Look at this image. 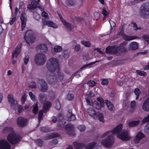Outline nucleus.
Here are the masks:
<instances>
[{"mask_svg": "<svg viewBox=\"0 0 149 149\" xmlns=\"http://www.w3.org/2000/svg\"><path fill=\"white\" fill-rule=\"evenodd\" d=\"M123 128V125L120 124L113 129L112 131H108L102 135V138L107 137V139L101 141L102 144L105 147H109L111 146L114 142L113 134H116L117 137L120 139L127 141L130 139V136L127 130H123L120 133Z\"/></svg>", "mask_w": 149, "mask_h": 149, "instance_id": "obj_1", "label": "nucleus"}, {"mask_svg": "<svg viewBox=\"0 0 149 149\" xmlns=\"http://www.w3.org/2000/svg\"><path fill=\"white\" fill-rule=\"evenodd\" d=\"M47 68L49 70L47 76V79L50 83L54 84V82L61 80L63 79L62 73L59 72V65L58 60L54 58L48 61Z\"/></svg>", "mask_w": 149, "mask_h": 149, "instance_id": "obj_2", "label": "nucleus"}, {"mask_svg": "<svg viewBox=\"0 0 149 149\" xmlns=\"http://www.w3.org/2000/svg\"><path fill=\"white\" fill-rule=\"evenodd\" d=\"M4 132H8L12 133L9 134L7 139L8 141L11 144H14L18 142L20 140V137L13 132V129L11 127H6L4 129Z\"/></svg>", "mask_w": 149, "mask_h": 149, "instance_id": "obj_3", "label": "nucleus"}, {"mask_svg": "<svg viewBox=\"0 0 149 149\" xmlns=\"http://www.w3.org/2000/svg\"><path fill=\"white\" fill-rule=\"evenodd\" d=\"M97 100L98 102H93L92 100L90 99H87L86 100V102L89 105L97 109H100L104 107V103L103 99L100 97L97 98Z\"/></svg>", "mask_w": 149, "mask_h": 149, "instance_id": "obj_4", "label": "nucleus"}, {"mask_svg": "<svg viewBox=\"0 0 149 149\" xmlns=\"http://www.w3.org/2000/svg\"><path fill=\"white\" fill-rule=\"evenodd\" d=\"M46 60V56L42 53H38L35 57V62L38 65H43L45 63Z\"/></svg>", "mask_w": 149, "mask_h": 149, "instance_id": "obj_5", "label": "nucleus"}, {"mask_svg": "<svg viewBox=\"0 0 149 149\" xmlns=\"http://www.w3.org/2000/svg\"><path fill=\"white\" fill-rule=\"evenodd\" d=\"M140 14L143 17H149V3L143 4L141 8Z\"/></svg>", "mask_w": 149, "mask_h": 149, "instance_id": "obj_6", "label": "nucleus"}, {"mask_svg": "<svg viewBox=\"0 0 149 149\" xmlns=\"http://www.w3.org/2000/svg\"><path fill=\"white\" fill-rule=\"evenodd\" d=\"M24 38L26 42L29 45L34 42L35 40V38L33 36L32 31L31 30L26 31Z\"/></svg>", "mask_w": 149, "mask_h": 149, "instance_id": "obj_7", "label": "nucleus"}, {"mask_svg": "<svg viewBox=\"0 0 149 149\" xmlns=\"http://www.w3.org/2000/svg\"><path fill=\"white\" fill-rule=\"evenodd\" d=\"M38 83L39 84V88L41 91L45 92L48 89V86L47 83L45 81L42 79H40L39 80Z\"/></svg>", "mask_w": 149, "mask_h": 149, "instance_id": "obj_8", "label": "nucleus"}, {"mask_svg": "<svg viewBox=\"0 0 149 149\" xmlns=\"http://www.w3.org/2000/svg\"><path fill=\"white\" fill-rule=\"evenodd\" d=\"M40 1V0H34L32 1L31 4L28 6V8L32 10L38 8L40 9L41 11H42L43 9L41 8V6L39 3Z\"/></svg>", "mask_w": 149, "mask_h": 149, "instance_id": "obj_9", "label": "nucleus"}, {"mask_svg": "<svg viewBox=\"0 0 149 149\" xmlns=\"http://www.w3.org/2000/svg\"><path fill=\"white\" fill-rule=\"evenodd\" d=\"M28 122V120L23 117H19L17 120V123L19 126L24 127L26 126Z\"/></svg>", "mask_w": 149, "mask_h": 149, "instance_id": "obj_10", "label": "nucleus"}, {"mask_svg": "<svg viewBox=\"0 0 149 149\" xmlns=\"http://www.w3.org/2000/svg\"><path fill=\"white\" fill-rule=\"evenodd\" d=\"M8 100L9 102L11 104L12 108L15 109L17 107V101L14 99L13 96L11 94H9L8 96Z\"/></svg>", "mask_w": 149, "mask_h": 149, "instance_id": "obj_11", "label": "nucleus"}, {"mask_svg": "<svg viewBox=\"0 0 149 149\" xmlns=\"http://www.w3.org/2000/svg\"><path fill=\"white\" fill-rule=\"evenodd\" d=\"M118 35L122 36L124 39L127 41H130L138 38L136 36H130L126 35L123 33L122 30H120L119 31Z\"/></svg>", "mask_w": 149, "mask_h": 149, "instance_id": "obj_12", "label": "nucleus"}, {"mask_svg": "<svg viewBox=\"0 0 149 149\" xmlns=\"http://www.w3.org/2000/svg\"><path fill=\"white\" fill-rule=\"evenodd\" d=\"M118 47L116 46L109 47H107L105 51L107 53L111 54H116L118 55V52L117 51Z\"/></svg>", "mask_w": 149, "mask_h": 149, "instance_id": "obj_13", "label": "nucleus"}, {"mask_svg": "<svg viewBox=\"0 0 149 149\" xmlns=\"http://www.w3.org/2000/svg\"><path fill=\"white\" fill-rule=\"evenodd\" d=\"M42 28L43 29L44 28V26L47 25L49 26L52 27L54 28H58V26L56 24L54 23L52 21L50 20L43 21H42Z\"/></svg>", "mask_w": 149, "mask_h": 149, "instance_id": "obj_14", "label": "nucleus"}, {"mask_svg": "<svg viewBox=\"0 0 149 149\" xmlns=\"http://www.w3.org/2000/svg\"><path fill=\"white\" fill-rule=\"evenodd\" d=\"M10 144L6 140L0 141V149H10Z\"/></svg>", "mask_w": 149, "mask_h": 149, "instance_id": "obj_15", "label": "nucleus"}, {"mask_svg": "<svg viewBox=\"0 0 149 149\" xmlns=\"http://www.w3.org/2000/svg\"><path fill=\"white\" fill-rule=\"evenodd\" d=\"M127 45L126 43L124 42L121 44L119 46V47H118L117 51L118 52V54L119 55L120 54L121 52H125L127 51V50L125 48V46Z\"/></svg>", "mask_w": 149, "mask_h": 149, "instance_id": "obj_16", "label": "nucleus"}, {"mask_svg": "<svg viewBox=\"0 0 149 149\" xmlns=\"http://www.w3.org/2000/svg\"><path fill=\"white\" fill-rule=\"evenodd\" d=\"M145 137L144 134L141 132H139L134 139L135 143H138L140 140Z\"/></svg>", "mask_w": 149, "mask_h": 149, "instance_id": "obj_17", "label": "nucleus"}, {"mask_svg": "<svg viewBox=\"0 0 149 149\" xmlns=\"http://www.w3.org/2000/svg\"><path fill=\"white\" fill-rule=\"evenodd\" d=\"M88 113L90 116L93 117L95 119L97 118V112L93 108H89L88 109Z\"/></svg>", "mask_w": 149, "mask_h": 149, "instance_id": "obj_18", "label": "nucleus"}, {"mask_svg": "<svg viewBox=\"0 0 149 149\" xmlns=\"http://www.w3.org/2000/svg\"><path fill=\"white\" fill-rule=\"evenodd\" d=\"M60 18L64 25L69 30H70L73 28L74 26L66 22L61 16H60Z\"/></svg>", "mask_w": 149, "mask_h": 149, "instance_id": "obj_19", "label": "nucleus"}, {"mask_svg": "<svg viewBox=\"0 0 149 149\" xmlns=\"http://www.w3.org/2000/svg\"><path fill=\"white\" fill-rule=\"evenodd\" d=\"M51 106V103L49 102H46L44 103L43 105V110L44 112H46L49 110Z\"/></svg>", "mask_w": 149, "mask_h": 149, "instance_id": "obj_20", "label": "nucleus"}, {"mask_svg": "<svg viewBox=\"0 0 149 149\" xmlns=\"http://www.w3.org/2000/svg\"><path fill=\"white\" fill-rule=\"evenodd\" d=\"M139 45L138 43L135 42H131L129 45V47L130 49L135 50L138 49Z\"/></svg>", "mask_w": 149, "mask_h": 149, "instance_id": "obj_21", "label": "nucleus"}, {"mask_svg": "<svg viewBox=\"0 0 149 149\" xmlns=\"http://www.w3.org/2000/svg\"><path fill=\"white\" fill-rule=\"evenodd\" d=\"M21 47L19 46V47H17L15 51L12 53V57L13 58H16L17 57L18 54L20 52Z\"/></svg>", "mask_w": 149, "mask_h": 149, "instance_id": "obj_22", "label": "nucleus"}, {"mask_svg": "<svg viewBox=\"0 0 149 149\" xmlns=\"http://www.w3.org/2000/svg\"><path fill=\"white\" fill-rule=\"evenodd\" d=\"M74 129L73 126L71 124L67 125L65 127V130L69 134H70Z\"/></svg>", "mask_w": 149, "mask_h": 149, "instance_id": "obj_23", "label": "nucleus"}, {"mask_svg": "<svg viewBox=\"0 0 149 149\" xmlns=\"http://www.w3.org/2000/svg\"><path fill=\"white\" fill-rule=\"evenodd\" d=\"M67 117L68 120L70 121L74 120L76 119L75 116L72 113L71 110L68 112L67 114Z\"/></svg>", "mask_w": 149, "mask_h": 149, "instance_id": "obj_24", "label": "nucleus"}, {"mask_svg": "<svg viewBox=\"0 0 149 149\" xmlns=\"http://www.w3.org/2000/svg\"><path fill=\"white\" fill-rule=\"evenodd\" d=\"M106 104L109 109L111 111H114L115 108L112 104L109 101L106 100L105 101Z\"/></svg>", "mask_w": 149, "mask_h": 149, "instance_id": "obj_25", "label": "nucleus"}, {"mask_svg": "<svg viewBox=\"0 0 149 149\" xmlns=\"http://www.w3.org/2000/svg\"><path fill=\"white\" fill-rule=\"evenodd\" d=\"M96 144L95 142L89 143L85 146V148L86 149H93L95 147Z\"/></svg>", "mask_w": 149, "mask_h": 149, "instance_id": "obj_26", "label": "nucleus"}, {"mask_svg": "<svg viewBox=\"0 0 149 149\" xmlns=\"http://www.w3.org/2000/svg\"><path fill=\"white\" fill-rule=\"evenodd\" d=\"M99 61H99V60L96 61L94 62L89 63L83 66L82 67H81V69H84L86 68H89L91 67H90V66L94 64H95L97 62H99Z\"/></svg>", "mask_w": 149, "mask_h": 149, "instance_id": "obj_27", "label": "nucleus"}, {"mask_svg": "<svg viewBox=\"0 0 149 149\" xmlns=\"http://www.w3.org/2000/svg\"><path fill=\"white\" fill-rule=\"evenodd\" d=\"M140 123L139 120L134 121L130 122L129 123V126L130 127H133L137 125Z\"/></svg>", "mask_w": 149, "mask_h": 149, "instance_id": "obj_28", "label": "nucleus"}, {"mask_svg": "<svg viewBox=\"0 0 149 149\" xmlns=\"http://www.w3.org/2000/svg\"><path fill=\"white\" fill-rule=\"evenodd\" d=\"M38 47L44 52H46L47 50V48L46 45L41 44L38 46Z\"/></svg>", "mask_w": 149, "mask_h": 149, "instance_id": "obj_29", "label": "nucleus"}, {"mask_svg": "<svg viewBox=\"0 0 149 149\" xmlns=\"http://www.w3.org/2000/svg\"><path fill=\"white\" fill-rule=\"evenodd\" d=\"M97 118H98V119L100 121H104V116L102 113L97 112Z\"/></svg>", "mask_w": 149, "mask_h": 149, "instance_id": "obj_30", "label": "nucleus"}, {"mask_svg": "<svg viewBox=\"0 0 149 149\" xmlns=\"http://www.w3.org/2000/svg\"><path fill=\"white\" fill-rule=\"evenodd\" d=\"M102 14L104 16L103 19V20H105L106 18L108 17L109 13L105 9L103 8L102 9Z\"/></svg>", "mask_w": 149, "mask_h": 149, "instance_id": "obj_31", "label": "nucleus"}, {"mask_svg": "<svg viewBox=\"0 0 149 149\" xmlns=\"http://www.w3.org/2000/svg\"><path fill=\"white\" fill-rule=\"evenodd\" d=\"M134 93L135 95L136 96V100H137L140 94L141 93V92L140 90L138 88H136L134 89Z\"/></svg>", "mask_w": 149, "mask_h": 149, "instance_id": "obj_32", "label": "nucleus"}, {"mask_svg": "<svg viewBox=\"0 0 149 149\" xmlns=\"http://www.w3.org/2000/svg\"><path fill=\"white\" fill-rule=\"evenodd\" d=\"M66 2L68 6H73L75 3V0H66Z\"/></svg>", "mask_w": 149, "mask_h": 149, "instance_id": "obj_33", "label": "nucleus"}, {"mask_svg": "<svg viewBox=\"0 0 149 149\" xmlns=\"http://www.w3.org/2000/svg\"><path fill=\"white\" fill-rule=\"evenodd\" d=\"M143 109L145 111H149V105L144 102L143 106Z\"/></svg>", "mask_w": 149, "mask_h": 149, "instance_id": "obj_34", "label": "nucleus"}, {"mask_svg": "<svg viewBox=\"0 0 149 149\" xmlns=\"http://www.w3.org/2000/svg\"><path fill=\"white\" fill-rule=\"evenodd\" d=\"M62 48L61 46H56L55 47L53 50L56 52H60L62 50Z\"/></svg>", "mask_w": 149, "mask_h": 149, "instance_id": "obj_35", "label": "nucleus"}, {"mask_svg": "<svg viewBox=\"0 0 149 149\" xmlns=\"http://www.w3.org/2000/svg\"><path fill=\"white\" fill-rule=\"evenodd\" d=\"M77 128L81 132L84 131L86 129L85 126L83 125H80L77 126Z\"/></svg>", "mask_w": 149, "mask_h": 149, "instance_id": "obj_36", "label": "nucleus"}, {"mask_svg": "<svg viewBox=\"0 0 149 149\" xmlns=\"http://www.w3.org/2000/svg\"><path fill=\"white\" fill-rule=\"evenodd\" d=\"M82 44L85 47H89L91 45V44L90 42L88 41H82L81 42Z\"/></svg>", "mask_w": 149, "mask_h": 149, "instance_id": "obj_37", "label": "nucleus"}, {"mask_svg": "<svg viewBox=\"0 0 149 149\" xmlns=\"http://www.w3.org/2000/svg\"><path fill=\"white\" fill-rule=\"evenodd\" d=\"M42 19H49V17L47 14L45 12H43L42 13Z\"/></svg>", "mask_w": 149, "mask_h": 149, "instance_id": "obj_38", "label": "nucleus"}, {"mask_svg": "<svg viewBox=\"0 0 149 149\" xmlns=\"http://www.w3.org/2000/svg\"><path fill=\"white\" fill-rule=\"evenodd\" d=\"M102 81L101 84L102 85H107L109 83L108 79H103L101 80Z\"/></svg>", "mask_w": 149, "mask_h": 149, "instance_id": "obj_39", "label": "nucleus"}, {"mask_svg": "<svg viewBox=\"0 0 149 149\" xmlns=\"http://www.w3.org/2000/svg\"><path fill=\"white\" fill-rule=\"evenodd\" d=\"M33 17L37 20H39L40 18V15L37 13V12H35L33 14Z\"/></svg>", "mask_w": 149, "mask_h": 149, "instance_id": "obj_40", "label": "nucleus"}, {"mask_svg": "<svg viewBox=\"0 0 149 149\" xmlns=\"http://www.w3.org/2000/svg\"><path fill=\"white\" fill-rule=\"evenodd\" d=\"M29 94L31 99L32 101H35L36 100V96L31 92H29Z\"/></svg>", "mask_w": 149, "mask_h": 149, "instance_id": "obj_41", "label": "nucleus"}, {"mask_svg": "<svg viewBox=\"0 0 149 149\" xmlns=\"http://www.w3.org/2000/svg\"><path fill=\"white\" fill-rule=\"evenodd\" d=\"M87 84L89 86L92 87L95 85L96 82L93 80H91L88 82Z\"/></svg>", "mask_w": 149, "mask_h": 149, "instance_id": "obj_42", "label": "nucleus"}, {"mask_svg": "<svg viewBox=\"0 0 149 149\" xmlns=\"http://www.w3.org/2000/svg\"><path fill=\"white\" fill-rule=\"evenodd\" d=\"M27 96L25 93H24L23 95L21 98V102L22 104H24L26 100Z\"/></svg>", "mask_w": 149, "mask_h": 149, "instance_id": "obj_43", "label": "nucleus"}, {"mask_svg": "<svg viewBox=\"0 0 149 149\" xmlns=\"http://www.w3.org/2000/svg\"><path fill=\"white\" fill-rule=\"evenodd\" d=\"M43 113L42 111H40L38 115V119L39 120V123H40V121L43 119Z\"/></svg>", "mask_w": 149, "mask_h": 149, "instance_id": "obj_44", "label": "nucleus"}, {"mask_svg": "<svg viewBox=\"0 0 149 149\" xmlns=\"http://www.w3.org/2000/svg\"><path fill=\"white\" fill-rule=\"evenodd\" d=\"M58 134H52L51 135H49L47 138V139H50L53 138L58 137Z\"/></svg>", "mask_w": 149, "mask_h": 149, "instance_id": "obj_45", "label": "nucleus"}, {"mask_svg": "<svg viewBox=\"0 0 149 149\" xmlns=\"http://www.w3.org/2000/svg\"><path fill=\"white\" fill-rule=\"evenodd\" d=\"M40 130L43 132L50 131L51 130L47 127H42L40 128Z\"/></svg>", "mask_w": 149, "mask_h": 149, "instance_id": "obj_46", "label": "nucleus"}, {"mask_svg": "<svg viewBox=\"0 0 149 149\" xmlns=\"http://www.w3.org/2000/svg\"><path fill=\"white\" fill-rule=\"evenodd\" d=\"M136 72L139 75L146 76V73L143 71H141L140 70H136Z\"/></svg>", "mask_w": 149, "mask_h": 149, "instance_id": "obj_47", "label": "nucleus"}, {"mask_svg": "<svg viewBox=\"0 0 149 149\" xmlns=\"http://www.w3.org/2000/svg\"><path fill=\"white\" fill-rule=\"evenodd\" d=\"M20 19L22 22L26 21V19L25 16V13H23L20 16Z\"/></svg>", "mask_w": 149, "mask_h": 149, "instance_id": "obj_48", "label": "nucleus"}, {"mask_svg": "<svg viewBox=\"0 0 149 149\" xmlns=\"http://www.w3.org/2000/svg\"><path fill=\"white\" fill-rule=\"evenodd\" d=\"M149 121V114L145 117L142 121V123H146Z\"/></svg>", "mask_w": 149, "mask_h": 149, "instance_id": "obj_49", "label": "nucleus"}, {"mask_svg": "<svg viewBox=\"0 0 149 149\" xmlns=\"http://www.w3.org/2000/svg\"><path fill=\"white\" fill-rule=\"evenodd\" d=\"M81 48L80 45L79 44L76 45L74 47V49L76 51H78Z\"/></svg>", "mask_w": 149, "mask_h": 149, "instance_id": "obj_50", "label": "nucleus"}, {"mask_svg": "<svg viewBox=\"0 0 149 149\" xmlns=\"http://www.w3.org/2000/svg\"><path fill=\"white\" fill-rule=\"evenodd\" d=\"M74 98L73 95L71 94H68L67 96V99L68 100H71Z\"/></svg>", "mask_w": 149, "mask_h": 149, "instance_id": "obj_51", "label": "nucleus"}, {"mask_svg": "<svg viewBox=\"0 0 149 149\" xmlns=\"http://www.w3.org/2000/svg\"><path fill=\"white\" fill-rule=\"evenodd\" d=\"M17 20L16 17L14 16L13 17L10 22V24L11 25H13Z\"/></svg>", "mask_w": 149, "mask_h": 149, "instance_id": "obj_52", "label": "nucleus"}, {"mask_svg": "<svg viewBox=\"0 0 149 149\" xmlns=\"http://www.w3.org/2000/svg\"><path fill=\"white\" fill-rule=\"evenodd\" d=\"M39 97L41 101L45 100L46 99V96L43 94H40Z\"/></svg>", "mask_w": 149, "mask_h": 149, "instance_id": "obj_53", "label": "nucleus"}, {"mask_svg": "<svg viewBox=\"0 0 149 149\" xmlns=\"http://www.w3.org/2000/svg\"><path fill=\"white\" fill-rule=\"evenodd\" d=\"M94 16L96 20H98L100 17V14L98 12H96L94 13Z\"/></svg>", "mask_w": 149, "mask_h": 149, "instance_id": "obj_54", "label": "nucleus"}, {"mask_svg": "<svg viewBox=\"0 0 149 149\" xmlns=\"http://www.w3.org/2000/svg\"><path fill=\"white\" fill-rule=\"evenodd\" d=\"M136 102L134 101L131 102V107L133 109H134L136 107Z\"/></svg>", "mask_w": 149, "mask_h": 149, "instance_id": "obj_55", "label": "nucleus"}, {"mask_svg": "<svg viewBox=\"0 0 149 149\" xmlns=\"http://www.w3.org/2000/svg\"><path fill=\"white\" fill-rule=\"evenodd\" d=\"M56 108L58 110H60L61 109V104L58 101L56 102Z\"/></svg>", "mask_w": 149, "mask_h": 149, "instance_id": "obj_56", "label": "nucleus"}, {"mask_svg": "<svg viewBox=\"0 0 149 149\" xmlns=\"http://www.w3.org/2000/svg\"><path fill=\"white\" fill-rule=\"evenodd\" d=\"M143 38L147 42L149 43V36L145 35L143 36Z\"/></svg>", "mask_w": 149, "mask_h": 149, "instance_id": "obj_57", "label": "nucleus"}, {"mask_svg": "<svg viewBox=\"0 0 149 149\" xmlns=\"http://www.w3.org/2000/svg\"><path fill=\"white\" fill-rule=\"evenodd\" d=\"M29 59V56H26L24 58V62L25 64H26L28 62Z\"/></svg>", "mask_w": 149, "mask_h": 149, "instance_id": "obj_58", "label": "nucleus"}, {"mask_svg": "<svg viewBox=\"0 0 149 149\" xmlns=\"http://www.w3.org/2000/svg\"><path fill=\"white\" fill-rule=\"evenodd\" d=\"M109 22L111 26V29L112 30V27H114L115 26V23L113 21L111 20H109Z\"/></svg>", "mask_w": 149, "mask_h": 149, "instance_id": "obj_59", "label": "nucleus"}, {"mask_svg": "<svg viewBox=\"0 0 149 149\" xmlns=\"http://www.w3.org/2000/svg\"><path fill=\"white\" fill-rule=\"evenodd\" d=\"M38 111V107L37 104H36L34 107L33 110V112L34 113H36Z\"/></svg>", "mask_w": 149, "mask_h": 149, "instance_id": "obj_60", "label": "nucleus"}, {"mask_svg": "<svg viewBox=\"0 0 149 149\" xmlns=\"http://www.w3.org/2000/svg\"><path fill=\"white\" fill-rule=\"evenodd\" d=\"M26 21L22 22V31L23 30L25 27L26 23Z\"/></svg>", "mask_w": 149, "mask_h": 149, "instance_id": "obj_61", "label": "nucleus"}, {"mask_svg": "<svg viewBox=\"0 0 149 149\" xmlns=\"http://www.w3.org/2000/svg\"><path fill=\"white\" fill-rule=\"evenodd\" d=\"M42 141L40 139H38L36 141L37 143L40 146H42Z\"/></svg>", "mask_w": 149, "mask_h": 149, "instance_id": "obj_62", "label": "nucleus"}, {"mask_svg": "<svg viewBox=\"0 0 149 149\" xmlns=\"http://www.w3.org/2000/svg\"><path fill=\"white\" fill-rule=\"evenodd\" d=\"M18 12V9L17 7H16L15 8V12L14 14V16L16 17Z\"/></svg>", "mask_w": 149, "mask_h": 149, "instance_id": "obj_63", "label": "nucleus"}, {"mask_svg": "<svg viewBox=\"0 0 149 149\" xmlns=\"http://www.w3.org/2000/svg\"><path fill=\"white\" fill-rule=\"evenodd\" d=\"M18 111L19 112H21L22 111L24 110V108L21 106H19L18 107Z\"/></svg>", "mask_w": 149, "mask_h": 149, "instance_id": "obj_64", "label": "nucleus"}]
</instances>
